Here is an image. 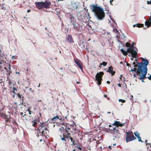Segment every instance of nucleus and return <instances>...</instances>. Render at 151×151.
<instances>
[{"label":"nucleus","instance_id":"f257e3e1","mask_svg":"<svg viewBox=\"0 0 151 151\" xmlns=\"http://www.w3.org/2000/svg\"><path fill=\"white\" fill-rule=\"evenodd\" d=\"M92 11L95 13L96 16L98 19L102 20L104 17L105 13L104 9L100 7L93 5Z\"/></svg>","mask_w":151,"mask_h":151},{"label":"nucleus","instance_id":"f03ea898","mask_svg":"<svg viewBox=\"0 0 151 151\" xmlns=\"http://www.w3.org/2000/svg\"><path fill=\"white\" fill-rule=\"evenodd\" d=\"M141 59L142 61L140 63L137 62V64H136V63L134 62L133 63V65H134V67H138V69L135 68H134L133 69H132L131 71L136 72L137 73V74H139V72L140 71L139 70V66H141L142 67H145V66H146V68H147V66L149 63V62L147 60L144 59L142 58H141Z\"/></svg>","mask_w":151,"mask_h":151},{"label":"nucleus","instance_id":"7ed1b4c3","mask_svg":"<svg viewBox=\"0 0 151 151\" xmlns=\"http://www.w3.org/2000/svg\"><path fill=\"white\" fill-rule=\"evenodd\" d=\"M48 126V124L46 122H40L39 124L37 129L39 133L41 132L42 136H46L49 133V131L47 129Z\"/></svg>","mask_w":151,"mask_h":151},{"label":"nucleus","instance_id":"20e7f679","mask_svg":"<svg viewBox=\"0 0 151 151\" xmlns=\"http://www.w3.org/2000/svg\"><path fill=\"white\" fill-rule=\"evenodd\" d=\"M139 70L140 72L139 74H137L138 76V78L141 80L142 82H144L145 81L143 80L147 78L146 76L147 73V68L146 66L145 67H142L140 66L139 67Z\"/></svg>","mask_w":151,"mask_h":151},{"label":"nucleus","instance_id":"39448f33","mask_svg":"<svg viewBox=\"0 0 151 151\" xmlns=\"http://www.w3.org/2000/svg\"><path fill=\"white\" fill-rule=\"evenodd\" d=\"M35 4L36 7L39 9H40L43 8L45 9L49 8L51 3L50 2L46 1L45 2H35Z\"/></svg>","mask_w":151,"mask_h":151},{"label":"nucleus","instance_id":"423d86ee","mask_svg":"<svg viewBox=\"0 0 151 151\" xmlns=\"http://www.w3.org/2000/svg\"><path fill=\"white\" fill-rule=\"evenodd\" d=\"M125 133H126V140L127 142L136 139V138L134 136L132 132L128 131Z\"/></svg>","mask_w":151,"mask_h":151},{"label":"nucleus","instance_id":"0eeeda50","mask_svg":"<svg viewBox=\"0 0 151 151\" xmlns=\"http://www.w3.org/2000/svg\"><path fill=\"white\" fill-rule=\"evenodd\" d=\"M134 44L132 45L131 44L129 47L127 48V52L131 54L132 58H136L137 53L136 51L134 50V48H136L134 46Z\"/></svg>","mask_w":151,"mask_h":151},{"label":"nucleus","instance_id":"6e6552de","mask_svg":"<svg viewBox=\"0 0 151 151\" xmlns=\"http://www.w3.org/2000/svg\"><path fill=\"white\" fill-rule=\"evenodd\" d=\"M72 24L73 25L74 29L78 31L81 32L84 29L83 26L80 25L78 22H73Z\"/></svg>","mask_w":151,"mask_h":151},{"label":"nucleus","instance_id":"1a4fd4ad","mask_svg":"<svg viewBox=\"0 0 151 151\" xmlns=\"http://www.w3.org/2000/svg\"><path fill=\"white\" fill-rule=\"evenodd\" d=\"M60 136L62 141H64L65 142H66L67 139L68 140V139L69 138L70 139L71 142H72L74 141L73 138L71 137L70 136V133H68L66 134H63L62 135H60Z\"/></svg>","mask_w":151,"mask_h":151},{"label":"nucleus","instance_id":"9d476101","mask_svg":"<svg viewBox=\"0 0 151 151\" xmlns=\"http://www.w3.org/2000/svg\"><path fill=\"white\" fill-rule=\"evenodd\" d=\"M104 75V73L103 72H100L98 73L95 76V79L97 81V83L99 85L101 84L102 77Z\"/></svg>","mask_w":151,"mask_h":151},{"label":"nucleus","instance_id":"9b49d317","mask_svg":"<svg viewBox=\"0 0 151 151\" xmlns=\"http://www.w3.org/2000/svg\"><path fill=\"white\" fill-rule=\"evenodd\" d=\"M74 61L77 66L80 68L82 71H83V63L80 60L77 58L74 59Z\"/></svg>","mask_w":151,"mask_h":151},{"label":"nucleus","instance_id":"f8f14e48","mask_svg":"<svg viewBox=\"0 0 151 151\" xmlns=\"http://www.w3.org/2000/svg\"><path fill=\"white\" fill-rule=\"evenodd\" d=\"M110 131L113 132V133L114 134H119V129L117 127H113V129H109Z\"/></svg>","mask_w":151,"mask_h":151},{"label":"nucleus","instance_id":"ddd939ff","mask_svg":"<svg viewBox=\"0 0 151 151\" xmlns=\"http://www.w3.org/2000/svg\"><path fill=\"white\" fill-rule=\"evenodd\" d=\"M66 39L67 40V42L69 43H73L74 42L72 36L71 35H68L66 38Z\"/></svg>","mask_w":151,"mask_h":151},{"label":"nucleus","instance_id":"4468645a","mask_svg":"<svg viewBox=\"0 0 151 151\" xmlns=\"http://www.w3.org/2000/svg\"><path fill=\"white\" fill-rule=\"evenodd\" d=\"M5 58L4 55H0V64H1L4 63L5 62Z\"/></svg>","mask_w":151,"mask_h":151},{"label":"nucleus","instance_id":"2eb2a0df","mask_svg":"<svg viewBox=\"0 0 151 151\" xmlns=\"http://www.w3.org/2000/svg\"><path fill=\"white\" fill-rule=\"evenodd\" d=\"M113 125L116 126V127L118 128L119 126L122 127L123 126V124H121L120 122L118 121H115L112 124Z\"/></svg>","mask_w":151,"mask_h":151},{"label":"nucleus","instance_id":"dca6fc26","mask_svg":"<svg viewBox=\"0 0 151 151\" xmlns=\"http://www.w3.org/2000/svg\"><path fill=\"white\" fill-rule=\"evenodd\" d=\"M90 143L91 144H94V145H96V147H97V146L100 143V142L98 141H96V139H94L91 141L90 142Z\"/></svg>","mask_w":151,"mask_h":151},{"label":"nucleus","instance_id":"f3484780","mask_svg":"<svg viewBox=\"0 0 151 151\" xmlns=\"http://www.w3.org/2000/svg\"><path fill=\"white\" fill-rule=\"evenodd\" d=\"M37 120L35 119L31 121V123L32 126L35 127H36L37 126Z\"/></svg>","mask_w":151,"mask_h":151},{"label":"nucleus","instance_id":"a211bd4d","mask_svg":"<svg viewBox=\"0 0 151 151\" xmlns=\"http://www.w3.org/2000/svg\"><path fill=\"white\" fill-rule=\"evenodd\" d=\"M145 24L147 26V28H148L150 26H151V21L150 19L148 20H146L145 23Z\"/></svg>","mask_w":151,"mask_h":151},{"label":"nucleus","instance_id":"6ab92c4d","mask_svg":"<svg viewBox=\"0 0 151 151\" xmlns=\"http://www.w3.org/2000/svg\"><path fill=\"white\" fill-rule=\"evenodd\" d=\"M120 51H121L122 53L125 56H127L128 54V53H129L128 52H127V49L126 51H125L123 49H121Z\"/></svg>","mask_w":151,"mask_h":151},{"label":"nucleus","instance_id":"aec40b11","mask_svg":"<svg viewBox=\"0 0 151 151\" xmlns=\"http://www.w3.org/2000/svg\"><path fill=\"white\" fill-rule=\"evenodd\" d=\"M59 119V117L58 116H56L54 117L52 119V121L55 122L56 121V120Z\"/></svg>","mask_w":151,"mask_h":151},{"label":"nucleus","instance_id":"412c9836","mask_svg":"<svg viewBox=\"0 0 151 151\" xmlns=\"http://www.w3.org/2000/svg\"><path fill=\"white\" fill-rule=\"evenodd\" d=\"M65 68H60L59 69H58V71L60 73V74H61V75L62 76H63V73H62V72L63 71V70H65Z\"/></svg>","mask_w":151,"mask_h":151},{"label":"nucleus","instance_id":"4be33fe9","mask_svg":"<svg viewBox=\"0 0 151 151\" xmlns=\"http://www.w3.org/2000/svg\"><path fill=\"white\" fill-rule=\"evenodd\" d=\"M79 145H80L76 143L73 147L74 149L73 150V151H75V150L77 149Z\"/></svg>","mask_w":151,"mask_h":151},{"label":"nucleus","instance_id":"5701e85b","mask_svg":"<svg viewBox=\"0 0 151 151\" xmlns=\"http://www.w3.org/2000/svg\"><path fill=\"white\" fill-rule=\"evenodd\" d=\"M8 83L11 86L10 88H12V86L14 85L13 83L10 79L8 80Z\"/></svg>","mask_w":151,"mask_h":151},{"label":"nucleus","instance_id":"b1692460","mask_svg":"<svg viewBox=\"0 0 151 151\" xmlns=\"http://www.w3.org/2000/svg\"><path fill=\"white\" fill-rule=\"evenodd\" d=\"M5 122H10V118H8L7 116L6 117H5Z\"/></svg>","mask_w":151,"mask_h":151},{"label":"nucleus","instance_id":"393cba45","mask_svg":"<svg viewBox=\"0 0 151 151\" xmlns=\"http://www.w3.org/2000/svg\"><path fill=\"white\" fill-rule=\"evenodd\" d=\"M30 107L28 108L27 110V111H29V116L30 117H31V114L33 112L32 111L30 110Z\"/></svg>","mask_w":151,"mask_h":151},{"label":"nucleus","instance_id":"a878e982","mask_svg":"<svg viewBox=\"0 0 151 151\" xmlns=\"http://www.w3.org/2000/svg\"><path fill=\"white\" fill-rule=\"evenodd\" d=\"M0 115L1 117L4 118V119H5V117L7 116L6 114L2 113H0Z\"/></svg>","mask_w":151,"mask_h":151},{"label":"nucleus","instance_id":"bb28decb","mask_svg":"<svg viewBox=\"0 0 151 151\" xmlns=\"http://www.w3.org/2000/svg\"><path fill=\"white\" fill-rule=\"evenodd\" d=\"M136 27H138L139 28L143 27L144 26V24H143L140 23L137 24H136Z\"/></svg>","mask_w":151,"mask_h":151},{"label":"nucleus","instance_id":"cd10ccee","mask_svg":"<svg viewBox=\"0 0 151 151\" xmlns=\"http://www.w3.org/2000/svg\"><path fill=\"white\" fill-rule=\"evenodd\" d=\"M113 67L111 66H109V69L108 70H107L106 71L107 72L109 73L113 69Z\"/></svg>","mask_w":151,"mask_h":151},{"label":"nucleus","instance_id":"c85d7f7f","mask_svg":"<svg viewBox=\"0 0 151 151\" xmlns=\"http://www.w3.org/2000/svg\"><path fill=\"white\" fill-rule=\"evenodd\" d=\"M0 8H1L2 9H4V10H6V8L5 7V5L4 4H3L0 6Z\"/></svg>","mask_w":151,"mask_h":151},{"label":"nucleus","instance_id":"c756f323","mask_svg":"<svg viewBox=\"0 0 151 151\" xmlns=\"http://www.w3.org/2000/svg\"><path fill=\"white\" fill-rule=\"evenodd\" d=\"M134 134L135 136L139 137V136L140 134L137 131H136L134 132Z\"/></svg>","mask_w":151,"mask_h":151},{"label":"nucleus","instance_id":"7c9ffc66","mask_svg":"<svg viewBox=\"0 0 151 151\" xmlns=\"http://www.w3.org/2000/svg\"><path fill=\"white\" fill-rule=\"evenodd\" d=\"M107 63L104 61H103L102 63L100 64L101 65H103L104 66H106L107 64Z\"/></svg>","mask_w":151,"mask_h":151},{"label":"nucleus","instance_id":"2f4dec72","mask_svg":"<svg viewBox=\"0 0 151 151\" xmlns=\"http://www.w3.org/2000/svg\"><path fill=\"white\" fill-rule=\"evenodd\" d=\"M8 68L9 69V75L12 72L11 70V66L9 64L8 65Z\"/></svg>","mask_w":151,"mask_h":151},{"label":"nucleus","instance_id":"473e14b6","mask_svg":"<svg viewBox=\"0 0 151 151\" xmlns=\"http://www.w3.org/2000/svg\"><path fill=\"white\" fill-rule=\"evenodd\" d=\"M109 73H111V76H112L114 75L115 73V71H114L113 70V69H112L111 70V72H110Z\"/></svg>","mask_w":151,"mask_h":151},{"label":"nucleus","instance_id":"72a5a7b5","mask_svg":"<svg viewBox=\"0 0 151 151\" xmlns=\"http://www.w3.org/2000/svg\"><path fill=\"white\" fill-rule=\"evenodd\" d=\"M130 45L131 44L128 42H127L126 43V46L127 47H129L130 46Z\"/></svg>","mask_w":151,"mask_h":151},{"label":"nucleus","instance_id":"f704fd0d","mask_svg":"<svg viewBox=\"0 0 151 151\" xmlns=\"http://www.w3.org/2000/svg\"><path fill=\"white\" fill-rule=\"evenodd\" d=\"M137 138L138 139V140L139 142H143V141L141 140V137H140V136L139 137H137Z\"/></svg>","mask_w":151,"mask_h":151},{"label":"nucleus","instance_id":"c9c22d12","mask_svg":"<svg viewBox=\"0 0 151 151\" xmlns=\"http://www.w3.org/2000/svg\"><path fill=\"white\" fill-rule=\"evenodd\" d=\"M70 130V129L69 127H66V128L65 129V131L67 133H68L69 130Z\"/></svg>","mask_w":151,"mask_h":151},{"label":"nucleus","instance_id":"e433bc0d","mask_svg":"<svg viewBox=\"0 0 151 151\" xmlns=\"http://www.w3.org/2000/svg\"><path fill=\"white\" fill-rule=\"evenodd\" d=\"M118 100L119 102H122V103H125L126 102V101L125 100L119 99Z\"/></svg>","mask_w":151,"mask_h":151},{"label":"nucleus","instance_id":"4c0bfd02","mask_svg":"<svg viewBox=\"0 0 151 151\" xmlns=\"http://www.w3.org/2000/svg\"><path fill=\"white\" fill-rule=\"evenodd\" d=\"M72 144H71V145L73 146V148L74 146L75 145L76 143H75V141H73Z\"/></svg>","mask_w":151,"mask_h":151},{"label":"nucleus","instance_id":"58836bf2","mask_svg":"<svg viewBox=\"0 0 151 151\" xmlns=\"http://www.w3.org/2000/svg\"><path fill=\"white\" fill-rule=\"evenodd\" d=\"M104 96L105 97H106V98H107V99H108V100H109L110 99L108 97H107V96L106 95H104Z\"/></svg>","mask_w":151,"mask_h":151},{"label":"nucleus","instance_id":"ea45409f","mask_svg":"<svg viewBox=\"0 0 151 151\" xmlns=\"http://www.w3.org/2000/svg\"><path fill=\"white\" fill-rule=\"evenodd\" d=\"M17 96H18V97L20 99L21 98V96L19 93L17 94Z\"/></svg>","mask_w":151,"mask_h":151},{"label":"nucleus","instance_id":"a19ab883","mask_svg":"<svg viewBox=\"0 0 151 151\" xmlns=\"http://www.w3.org/2000/svg\"><path fill=\"white\" fill-rule=\"evenodd\" d=\"M114 0H110V4L111 5H113V4H112V2H113Z\"/></svg>","mask_w":151,"mask_h":151},{"label":"nucleus","instance_id":"79ce46f5","mask_svg":"<svg viewBox=\"0 0 151 151\" xmlns=\"http://www.w3.org/2000/svg\"><path fill=\"white\" fill-rule=\"evenodd\" d=\"M77 149H78L80 150H82V148L80 146V145L79 146Z\"/></svg>","mask_w":151,"mask_h":151},{"label":"nucleus","instance_id":"37998d69","mask_svg":"<svg viewBox=\"0 0 151 151\" xmlns=\"http://www.w3.org/2000/svg\"><path fill=\"white\" fill-rule=\"evenodd\" d=\"M148 78L149 80H151V75H150V76L148 77Z\"/></svg>","mask_w":151,"mask_h":151},{"label":"nucleus","instance_id":"c03bdc74","mask_svg":"<svg viewBox=\"0 0 151 151\" xmlns=\"http://www.w3.org/2000/svg\"><path fill=\"white\" fill-rule=\"evenodd\" d=\"M13 90L14 91H17V89L16 88L14 87H13Z\"/></svg>","mask_w":151,"mask_h":151},{"label":"nucleus","instance_id":"a18cd8bd","mask_svg":"<svg viewBox=\"0 0 151 151\" xmlns=\"http://www.w3.org/2000/svg\"><path fill=\"white\" fill-rule=\"evenodd\" d=\"M27 116V115L26 114H24L23 116V117H24L25 118V119L26 120H27V119H26V116Z\"/></svg>","mask_w":151,"mask_h":151},{"label":"nucleus","instance_id":"49530a36","mask_svg":"<svg viewBox=\"0 0 151 151\" xmlns=\"http://www.w3.org/2000/svg\"><path fill=\"white\" fill-rule=\"evenodd\" d=\"M29 91H31L32 92L34 91V90H32V89L31 88H29Z\"/></svg>","mask_w":151,"mask_h":151},{"label":"nucleus","instance_id":"de8ad7c7","mask_svg":"<svg viewBox=\"0 0 151 151\" xmlns=\"http://www.w3.org/2000/svg\"><path fill=\"white\" fill-rule=\"evenodd\" d=\"M149 145L150 147H151V144L150 143H146V145Z\"/></svg>","mask_w":151,"mask_h":151},{"label":"nucleus","instance_id":"09e8293b","mask_svg":"<svg viewBox=\"0 0 151 151\" xmlns=\"http://www.w3.org/2000/svg\"><path fill=\"white\" fill-rule=\"evenodd\" d=\"M133 98V96L132 95H131V96H130V99H132Z\"/></svg>","mask_w":151,"mask_h":151},{"label":"nucleus","instance_id":"8fccbe9b","mask_svg":"<svg viewBox=\"0 0 151 151\" xmlns=\"http://www.w3.org/2000/svg\"><path fill=\"white\" fill-rule=\"evenodd\" d=\"M147 4H150V1H147Z\"/></svg>","mask_w":151,"mask_h":151},{"label":"nucleus","instance_id":"3c124183","mask_svg":"<svg viewBox=\"0 0 151 151\" xmlns=\"http://www.w3.org/2000/svg\"><path fill=\"white\" fill-rule=\"evenodd\" d=\"M20 115L22 116H23V113H22V112H20Z\"/></svg>","mask_w":151,"mask_h":151},{"label":"nucleus","instance_id":"603ef678","mask_svg":"<svg viewBox=\"0 0 151 151\" xmlns=\"http://www.w3.org/2000/svg\"><path fill=\"white\" fill-rule=\"evenodd\" d=\"M122 75H120V80H122Z\"/></svg>","mask_w":151,"mask_h":151},{"label":"nucleus","instance_id":"864d4df0","mask_svg":"<svg viewBox=\"0 0 151 151\" xmlns=\"http://www.w3.org/2000/svg\"><path fill=\"white\" fill-rule=\"evenodd\" d=\"M110 82L109 81H107V83L108 84H110Z\"/></svg>","mask_w":151,"mask_h":151},{"label":"nucleus","instance_id":"5fc2aeb1","mask_svg":"<svg viewBox=\"0 0 151 151\" xmlns=\"http://www.w3.org/2000/svg\"><path fill=\"white\" fill-rule=\"evenodd\" d=\"M59 129L60 130H61L62 129L63 130V131H64V129L63 128H62V129L60 128Z\"/></svg>","mask_w":151,"mask_h":151},{"label":"nucleus","instance_id":"6e6d98bb","mask_svg":"<svg viewBox=\"0 0 151 151\" xmlns=\"http://www.w3.org/2000/svg\"><path fill=\"white\" fill-rule=\"evenodd\" d=\"M38 118H39V117ZM37 121H38V122H39L40 123V122H40V119H37Z\"/></svg>","mask_w":151,"mask_h":151},{"label":"nucleus","instance_id":"4d7b16f0","mask_svg":"<svg viewBox=\"0 0 151 151\" xmlns=\"http://www.w3.org/2000/svg\"><path fill=\"white\" fill-rule=\"evenodd\" d=\"M127 66H129L130 65V64L129 63H127Z\"/></svg>","mask_w":151,"mask_h":151},{"label":"nucleus","instance_id":"13d9d810","mask_svg":"<svg viewBox=\"0 0 151 151\" xmlns=\"http://www.w3.org/2000/svg\"><path fill=\"white\" fill-rule=\"evenodd\" d=\"M118 86H119L120 87H121V84H120L119 83V84H118Z\"/></svg>","mask_w":151,"mask_h":151},{"label":"nucleus","instance_id":"bf43d9fd","mask_svg":"<svg viewBox=\"0 0 151 151\" xmlns=\"http://www.w3.org/2000/svg\"><path fill=\"white\" fill-rule=\"evenodd\" d=\"M39 114H40V117H41V115H42V114L40 113H39Z\"/></svg>","mask_w":151,"mask_h":151},{"label":"nucleus","instance_id":"052dcab7","mask_svg":"<svg viewBox=\"0 0 151 151\" xmlns=\"http://www.w3.org/2000/svg\"><path fill=\"white\" fill-rule=\"evenodd\" d=\"M37 101L38 102H41V100H37Z\"/></svg>","mask_w":151,"mask_h":151},{"label":"nucleus","instance_id":"680f3d73","mask_svg":"<svg viewBox=\"0 0 151 151\" xmlns=\"http://www.w3.org/2000/svg\"><path fill=\"white\" fill-rule=\"evenodd\" d=\"M100 148L101 149V150H100V151H101L102 150V147H100Z\"/></svg>","mask_w":151,"mask_h":151},{"label":"nucleus","instance_id":"e2e57ef3","mask_svg":"<svg viewBox=\"0 0 151 151\" xmlns=\"http://www.w3.org/2000/svg\"><path fill=\"white\" fill-rule=\"evenodd\" d=\"M78 132L81 133V130H79L78 131Z\"/></svg>","mask_w":151,"mask_h":151},{"label":"nucleus","instance_id":"0e129e2a","mask_svg":"<svg viewBox=\"0 0 151 151\" xmlns=\"http://www.w3.org/2000/svg\"><path fill=\"white\" fill-rule=\"evenodd\" d=\"M61 121H62V118H59V119Z\"/></svg>","mask_w":151,"mask_h":151},{"label":"nucleus","instance_id":"69168bd1","mask_svg":"<svg viewBox=\"0 0 151 151\" xmlns=\"http://www.w3.org/2000/svg\"><path fill=\"white\" fill-rule=\"evenodd\" d=\"M30 11V10H28L27 11V12H29Z\"/></svg>","mask_w":151,"mask_h":151},{"label":"nucleus","instance_id":"338daca9","mask_svg":"<svg viewBox=\"0 0 151 151\" xmlns=\"http://www.w3.org/2000/svg\"><path fill=\"white\" fill-rule=\"evenodd\" d=\"M12 92L13 93H15V91L13 90L12 91Z\"/></svg>","mask_w":151,"mask_h":151},{"label":"nucleus","instance_id":"774afa93","mask_svg":"<svg viewBox=\"0 0 151 151\" xmlns=\"http://www.w3.org/2000/svg\"><path fill=\"white\" fill-rule=\"evenodd\" d=\"M149 19L151 21V16H150V19Z\"/></svg>","mask_w":151,"mask_h":151}]
</instances>
